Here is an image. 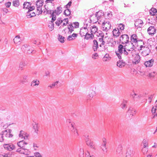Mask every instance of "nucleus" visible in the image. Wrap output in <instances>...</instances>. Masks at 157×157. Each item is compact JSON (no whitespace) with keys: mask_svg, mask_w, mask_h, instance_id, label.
Returning <instances> with one entry per match:
<instances>
[{"mask_svg":"<svg viewBox=\"0 0 157 157\" xmlns=\"http://www.w3.org/2000/svg\"><path fill=\"white\" fill-rule=\"evenodd\" d=\"M143 22L142 20L140 19H137L135 21V26L136 27H137V28H141L142 26Z\"/></svg>","mask_w":157,"mask_h":157,"instance_id":"nucleus-12","label":"nucleus"},{"mask_svg":"<svg viewBox=\"0 0 157 157\" xmlns=\"http://www.w3.org/2000/svg\"><path fill=\"white\" fill-rule=\"evenodd\" d=\"M156 29L154 26H150L147 29V32L150 35H154L156 32Z\"/></svg>","mask_w":157,"mask_h":157,"instance_id":"nucleus-9","label":"nucleus"},{"mask_svg":"<svg viewBox=\"0 0 157 157\" xmlns=\"http://www.w3.org/2000/svg\"><path fill=\"white\" fill-rule=\"evenodd\" d=\"M110 58L109 57V55L106 54L103 57V60L104 61H107V60L110 59Z\"/></svg>","mask_w":157,"mask_h":157,"instance_id":"nucleus-44","label":"nucleus"},{"mask_svg":"<svg viewBox=\"0 0 157 157\" xmlns=\"http://www.w3.org/2000/svg\"><path fill=\"white\" fill-rule=\"evenodd\" d=\"M154 96V94H152L149 97H148V99H149L150 100L149 101V103H150L151 102L152 99L153 97Z\"/></svg>","mask_w":157,"mask_h":157,"instance_id":"nucleus-59","label":"nucleus"},{"mask_svg":"<svg viewBox=\"0 0 157 157\" xmlns=\"http://www.w3.org/2000/svg\"><path fill=\"white\" fill-rule=\"evenodd\" d=\"M28 143L26 142L24 140H22L20 141L17 143V146L20 147V148H21L23 150H27L28 152H30L28 149H25V145H27Z\"/></svg>","mask_w":157,"mask_h":157,"instance_id":"nucleus-8","label":"nucleus"},{"mask_svg":"<svg viewBox=\"0 0 157 157\" xmlns=\"http://www.w3.org/2000/svg\"><path fill=\"white\" fill-rule=\"evenodd\" d=\"M31 47L29 46H28L27 45H23L21 48L22 50L25 52H26L27 51L31 49Z\"/></svg>","mask_w":157,"mask_h":157,"instance_id":"nucleus-17","label":"nucleus"},{"mask_svg":"<svg viewBox=\"0 0 157 157\" xmlns=\"http://www.w3.org/2000/svg\"><path fill=\"white\" fill-rule=\"evenodd\" d=\"M11 4V2H8L5 3V6L7 8H9L10 7Z\"/></svg>","mask_w":157,"mask_h":157,"instance_id":"nucleus-60","label":"nucleus"},{"mask_svg":"<svg viewBox=\"0 0 157 157\" xmlns=\"http://www.w3.org/2000/svg\"><path fill=\"white\" fill-rule=\"evenodd\" d=\"M122 146L121 144H120L118 146L117 151V152H119V153L122 150Z\"/></svg>","mask_w":157,"mask_h":157,"instance_id":"nucleus-51","label":"nucleus"},{"mask_svg":"<svg viewBox=\"0 0 157 157\" xmlns=\"http://www.w3.org/2000/svg\"><path fill=\"white\" fill-rule=\"evenodd\" d=\"M78 35L77 34L73 33L71 35H70L68 36L67 40H74V39L77 37Z\"/></svg>","mask_w":157,"mask_h":157,"instance_id":"nucleus-21","label":"nucleus"},{"mask_svg":"<svg viewBox=\"0 0 157 157\" xmlns=\"http://www.w3.org/2000/svg\"><path fill=\"white\" fill-rule=\"evenodd\" d=\"M88 30H83L82 29H80V34L82 36H84L86 33L87 32Z\"/></svg>","mask_w":157,"mask_h":157,"instance_id":"nucleus-41","label":"nucleus"},{"mask_svg":"<svg viewBox=\"0 0 157 157\" xmlns=\"http://www.w3.org/2000/svg\"><path fill=\"white\" fill-rule=\"evenodd\" d=\"M91 28V33H94L97 31L98 28L96 26L94 25L90 27Z\"/></svg>","mask_w":157,"mask_h":157,"instance_id":"nucleus-27","label":"nucleus"},{"mask_svg":"<svg viewBox=\"0 0 157 157\" xmlns=\"http://www.w3.org/2000/svg\"><path fill=\"white\" fill-rule=\"evenodd\" d=\"M72 3L71 1H69L66 5L64 6V7L66 9H68L71 6Z\"/></svg>","mask_w":157,"mask_h":157,"instance_id":"nucleus-52","label":"nucleus"},{"mask_svg":"<svg viewBox=\"0 0 157 157\" xmlns=\"http://www.w3.org/2000/svg\"><path fill=\"white\" fill-rule=\"evenodd\" d=\"M31 15V11H29L28 10V12L26 13V16L27 18H31V17L30 16Z\"/></svg>","mask_w":157,"mask_h":157,"instance_id":"nucleus-58","label":"nucleus"},{"mask_svg":"<svg viewBox=\"0 0 157 157\" xmlns=\"http://www.w3.org/2000/svg\"><path fill=\"white\" fill-rule=\"evenodd\" d=\"M31 6V4L28 2H25L23 4V8L25 9H28L29 7Z\"/></svg>","mask_w":157,"mask_h":157,"instance_id":"nucleus-28","label":"nucleus"},{"mask_svg":"<svg viewBox=\"0 0 157 157\" xmlns=\"http://www.w3.org/2000/svg\"><path fill=\"white\" fill-rule=\"evenodd\" d=\"M128 112L130 111V113L132 116L134 115V114H135L136 110L130 107L128 110Z\"/></svg>","mask_w":157,"mask_h":157,"instance_id":"nucleus-26","label":"nucleus"},{"mask_svg":"<svg viewBox=\"0 0 157 157\" xmlns=\"http://www.w3.org/2000/svg\"><path fill=\"white\" fill-rule=\"evenodd\" d=\"M157 109L156 108H154V106H153L151 109V113L152 114L155 113H156Z\"/></svg>","mask_w":157,"mask_h":157,"instance_id":"nucleus-62","label":"nucleus"},{"mask_svg":"<svg viewBox=\"0 0 157 157\" xmlns=\"http://www.w3.org/2000/svg\"><path fill=\"white\" fill-rule=\"evenodd\" d=\"M26 52L28 54H30L31 53L33 54L35 52V51H34L33 50V48L31 47V49L27 51Z\"/></svg>","mask_w":157,"mask_h":157,"instance_id":"nucleus-49","label":"nucleus"},{"mask_svg":"<svg viewBox=\"0 0 157 157\" xmlns=\"http://www.w3.org/2000/svg\"><path fill=\"white\" fill-rule=\"evenodd\" d=\"M118 50L116 52V54L119 59H121V55L123 53V49L124 50L125 48L124 46L121 44H119L118 46Z\"/></svg>","mask_w":157,"mask_h":157,"instance_id":"nucleus-5","label":"nucleus"},{"mask_svg":"<svg viewBox=\"0 0 157 157\" xmlns=\"http://www.w3.org/2000/svg\"><path fill=\"white\" fill-rule=\"evenodd\" d=\"M85 36V38L86 40H88L90 38L93 39L94 37V35L92 33L90 34V33H88L87 32L86 33Z\"/></svg>","mask_w":157,"mask_h":157,"instance_id":"nucleus-24","label":"nucleus"},{"mask_svg":"<svg viewBox=\"0 0 157 157\" xmlns=\"http://www.w3.org/2000/svg\"><path fill=\"white\" fill-rule=\"evenodd\" d=\"M88 135H87L86 136V144L90 147L91 148H93L94 144L90 140H89L88 138Z\"/></svg>","mask_w":157,"mask_h":157,"instance_id":"nucleus-13","label":"nucleus"},{"mask_svg":"<svg viewBox=\"0 0 157 157\" xmlns=\"http://www.w3.org/2000/svg\"><path fill=\"white\" fill-rule=\"evenodd\" d=\"M157 12V10L156 9L154 8H151L149 11L150 14L152 16L155 15Z\"/></svg>","mask_w":157,"mask_h":157,"instance_id":"nucleus-25","label":"nucleus"},{"mask_svg":"<svg viewBox=\"0 0 157 157\" xmlns=\"http://www.w3.org/2000/svg\"><path fill=\"white\" fill-rule=\"evenodd\" d=\"M142 144H143V147L146 148L148 147V144L146 140L144 139L143 141Z\"/></svg>","mask_w":157,"mask_h":157,"instance_id":"nucleus-48","label":"nucleus"},{"mask_svg":"<svg viewBox=\"0 0 157 157\" xmlns=\"http://www.w3.org/2000/svg\"><path fill=\"white\" fill-rule=\"evenodd\" d=\"M135 47H132L131 45V48L130 49H127V51L129 53L131 54L132 53V52L134 50Z\"/></svg>","mask_w":157,"mask_h":157,"instance_id":"nucleus-54","label":"nucleus"},{"mask_svg":"<svg viewBox=\"0 0 157 157\" xmlns=\"http://www.w3.org/2000/svg\"><path fill=\"white\" fill-rule=\"evenodd\" d=\"M135 151L132 148L128 147L127 149L126 157H132L135 154Z\"/></svg>","mask_w":157,"mask_h":157,"instance_id":"nucleus-10","label":"nucleus"},{"mask_svg":"<svg viewBox=\"0 0 157 157\" xmlns=\"http://www.w3.org/2000/svg\"><path fill=\"white\" fill-rule=\"evenodd\" d=\"M71 10L69 9H67L66 10H64L63 13L66 16H68L70 15L71 13Z\"/></svg>","mask_w":157,"mask_h":157,"instance_id":"nucleus-29","label":"nucleus"},{"mask_svg":"<svg viewBox=\"0 0 157 157\" xmlns=\"http://www.w3.org/2000/svg\"><path fill=\"white\" fill-rule=\"evenodd\" d=\"M72 25L73 24L74 26H73L74 27V28H78L79 26V23L78 22H75L73 23V24H72Z\"/></svg>","mask_w":157,"mask_h":157,"instance_id":"nucleus-50","label":"nucleus"},{"mask_svg":"<svg viewBox=\"0 0 157 157\" xmlns=\"http://www.w3.org/2000/svg\"><path fill=\"white\" fill-rule=\"evenodd\" d=\"M48 27L51 31L52 30L54 29V23L53 22L51 21L49 24Z\"/></svg>","mask_w":157,"mask_h":157,"instance_id":"nucleus-40","label":"nucleus"},{"mask_svg":"<svg viewBox=\"0 0 157 157\" xmlns=\"http://www.w3.org/2000/svg\"><path fill=\"white\" fill-rule=\"evenodd\" d=\"M91 91L90 92V94H89V95H88L87 99H91L95 94L94 92L93 91Z\"/></svg>","mask_w":157,"mask_h":157,"instance_id":"nucleus-35","label":"nucleus"},{"mask_svg":"<svg viewBox=\"0 0 157 157\" xmlns=\"http://www.w3.org/2000/svg\"><path fill=\"white\" fill-rule=\"evenodd\" d=\"M21 39L20 36L17 35L16 36L15 38L13 39V40L15 44H20Z\"/></svg>","mask_w":157,"mask_h":157,"instance_id":"nucleus-20","label":"nucleus"},{"mask_svg":"<svg viewBox=\"0 0 157 157\" xmlns=\"http://www.w3.org/2000/svg\"><path fill=\"white\" fill-rule=\"evenodd\" d=\"M74 27L73 26L72 23H71L68 25V29L69 30V34H71L73 31H74Z\"/></svg>","mask_w":157,"mask_h":157,"instance_id":"nucleus-22","label":"nucleus"},{"mask_svg":"<svg viewBox=\"0 0 157 157\" xmlns=\"http://www.w3.org/2000/svg\"><path fill=\"white\" fill-rule=\"evenodd\" d=\"M113 36L115 37H117L121 34V32L117 28H115L113 31Z\"/></svg>","mask_w":157,"mask_h":157,"instance_id":"nucleus-14","label":"nucleus"},{"mask_svg":"<svg viewBox=\"0 0 157 157\" xmlns=\"http://www.w3.org/2000/svg\"><path fill=\"white\" fill-rule=\"evenodd\" d=\"M33 129L34 130V132L37 134L39 129L38 124L35 123V124H33Z\"/></svg>","mask_w":157,"mask_h":157,"instance_id":"nucleus-23","label":"nucleus"},{"mask_svg":"<svg viewBox=\"0 0 157 157\" xmlns=\"http://www.w3.org/2000/svg\"><path fill=\"white\" fill-rule=\"evenodd\" d=\"M156 74V72L153 71L152 72L149 73V75H147V76L150 78L154 77Z\"/></svg>","mask_w":157,"mask_h":157,"instance_id":"nucleus-46","label":"nucleus"},{"mask_svg":"<svg viewBox=\"0 0 157 157\" xmlns=\"http://www.w3.org/2000/svg\"><path fill=\"white\" fill-rule=\"evenodd\" d=\"M21 148H20V147L19 148L17 149V150L16 152H18L20 154H23L26 155H29V154L28 153H26L25 152L22 151L21 150Z\"/></svg>","mask_w":157,"mask_h":157,"instance_id":"nucleus-39","label":"nucleus"},{"mask_svg":"<svg viewBox=\"0 0 157 157\" xmlns=\"http://www.w3.org/2000/svg\"><path fill=\"white\" fill-rule=\"evenodd\" d=\"M103 13H102L100 11H98L96 12L95 14V16L98 19V18H100V17L103 16Z\"/></svg>","mask_w":157,"mask_h":157,"instance_id":"nucleus-32","label":"nucleus"},{"mask_svg":"<svg viewBox=\"0 0 157 157\" xmlns=\"http://www.w3.org/2000/svg\"><path fill=\"white\" fill-rule=\"evenodd\" d=\"M62 8L60 6L58 7L56 10H53L56 15H58L62 11Z\"/></svg>","mask_w":157,"mask_h":157,"instance_id":"nucleus-19","label":"nucleus"},{"mask_svg":"<svg viewBox=\"0 0 157 157\" xmlns=\"http://www.w3.org/2000/svg\"><path fill=\"white\" fill-rule=\"evenodd\" d=\"M154 62V59H151L148 61L145 62L144 63V65L147 67H151L153 66Z\"/></svg>","mask_w":157,"mask_h":157,"instance_id":"nucleus-11","label":"nucleus"},{"mask_svg":"<svg viewBox=\"0 0 157 157\" xmlns=\"http://www.w3.org/2000/svg\"><path fill=\"white\" fill-rule=\"evenodd\" d=\"M129 37L127 34H122L120 37V42L121 44H125L129 43Z\"/></svg>","mask_w":157,"mask_h":157,"instance_id":"nucleus-1","label":"nucleus"},{"mask_svg":"<svg viewBox=\"0 0 157 157\" xmlns=\"http://www.w3.org/2000/svg\"><path fill=\"white\" fill-rule=\"evenodd\" d=\"M12 132V130L10 129H8V132L9 133V137L10 138L12 137L13 136V135L11 134V132Z\"/></svg>","mask_w":157,"mask_h":157,"instance_id":"nucleus-57","label":"nucleus"},{"mask_svg":"<svg viewBox=\"0 0 157 157\" xmlns=\"http://www.w3.org/2000/svg\"><path fill=\"white\" fill-rule=\"evenodd\" d=\"M107 13V16H105L106 17V18L108 19H109L110 18H111L112 17V12H107V13H105V15L106 13Z\"/></svg>","mask_w":157,"mask_h":157,"instance_id":"nucleus-47","label":"nucleus"},{"mask_svg":"<svg viewBox=\"0 0 157 157\" xmlns=\"http://www.w3.org/2000/svg\"><path fill=\"white\" fill-rule=\"evenodd\" d=\"M102 140H103V143L102 144H103V146H105L106 143V139L105 138H103L102 139Z\"/></svg>","mask_w":157,"mask_h":157,"instance_id":"nucleus-64","label":"nucleus"},{"mask_svg":"<svg viewBox=\"0 0 157 157\" xmlns=\"http://www.w3.org/2000/svg\"><path fill=\"white\" fill-rule=\"evenodd\" d=\"M67 124H68V126H71V128H73L72 130L71 131L72 132L74 133V135L75 136L77 137L78 136V134L77 131V129L75 128L74 125L75 123L72 122H71V120L68 119L67 121Z\"/></svg>","mask_w":157,"mask_h":157,"instance_id":"nucleus-3","label":"nucleus"},{"mask_svg":"<svg viewBox=\"0 0 157 157\" xmlns=\"http://www.w3.org/2000/svg\"><path fill=\"white\" fill-rule=\"evenodd\" d=\"M124 25L122 23L120 24L118 27L117 28V29L119 30L120 31H121V32L122 30H124Z\"/></svg>","mask_w":157,"mask_h":157,"instance_id":"nucleus-30","label":"nucleus"},{"mask_svg":"<svg viewBox=\"0 0 157 157\" xmlns=\"http://www.w3.org/2000/svg\"><path fill=\"white\" fill-rule=\"evenodd\" d=\"M65 37L59 35L58 39L59 40L61 43H63L64 42Z\"/></svg>","mask_w":157,"mask_h":157,"instance_id":"nucleus-34","label":"nucleus"},{"mask_svg":"<svg viewBox=\"0 0 157 157\" xmlns=\"http://www.w3.org/2000/svg\"><path fill=\"white\" fill-rule=\"evenodd\" d=\"M138 39L136 34H133L131 35L130 37L131 41H129V45H131L132 47H135L133 43H137L138 41Z\"/></svg>","mask_w":157,"mask_h":157,"instance_id":"nucleus-6","label":"nucleus"},{"mask_svg":"<svg viewBox=\"0 0 157 157\" xmlns=\"http://www.w3.org/2000/svg\"><path fill=\"white\" fill-rule=\"evenodd\" d=\"M2 135H3L4 136H5L6 137H9V133L8 132V129L5 130L4 131H2L1 132Z\"/></svg>","mask_w":157,"mask_h":157,"instance_id":"nucleus-43","label":"nucleus"},{"mask_svg":"<svg viewBox=\"0 0 157 157\" xmlns=\"http://www.w3.org/2000/svg\"><path fill=\"white\" fill-rule=\"evenodd\" d=\"M135 63L137 64L139 63L140 60V56L139 55H137L135 57L134 59Z\"/></svg>","mask_w":157,"mask_h":157,"instance_id":"nucleus-31","label":"nucleus"},{"mask_svg":"<svg viewBox=\"0 0 157 157\" xmlns=\"http://www.w3.org/2000/svg\"><path fill=\"white\" fill-rule=\"evenodd\" d=\"M2 157H10V155L8 154L4 153L2 155Z\"/></svg>","mask_w":157,"mask_h":157,"instance_id":"nucleus-63","label":"nucleus"},{"mask_svg":"<svg viewBox=\"0 0 157 157\" xmlns=\"http://www.w3.org/2000/svg\"><path fill=\"white\" fill-rule=\"evenodd\" d=\"M63 20L61 19V18H58L55 23L57 25L59 26L63 22Z\"/></svg>","mask_w":157,"mask_h":157,"instance_id":"nucleus-38","label":"nucleus"},{"mask_svg":"<svg viewBox=\"0 0 157 157\" xmlns=\"http://www.w3.org/2000/svg\"><path fill=\"white\" fill-rule=\"evenodd\" d=\"M37 7L36 13L38 15L41 14L42 12L41 7L43 5V2L40 0H38L36 2V4Z\"/></svg>","mask_w":157,"mask_h":157,"instance_id":"nucleus-2","label":"nucleus"},{"mask_svg":"<svg viewBox=\"0 0 157 157\" xmlns=\"http://www.w3.org/2000/svg\"><path fill=\"white\" fill-rule=\"evenodd\" d=\"M33 83H34L35 84L33 85V86H38L40 83L39 81L36 79V80H33L31 83V86H33Z\"/></svg>","mask_w":157,"mask_h":157,"instance_id":"nucleus-36","label":"nucleus"},{"mask_svg":"<svg viewBox=\"0 0 157 157\" xmlns=\"http://www.w3.org/2000/svg\"><path fill=\"white\" fill-rule=\"evenodd\" d=\"M125 65L124 63H123L121 61L117 62V66L120 68L122 67Z\"/></svg>","mask_w":157,"mask_h":157,"instance_id":"nucleus-37","label":"nucleus"},{"mask_svg":"<svg viewBox=\"0 0 157 157\" xmlns=\"http://www.w3.org/2000/svg\"><path fill=\"white\" fill-rule=\"evenodd\" d=\"M137 69H131V70H133V73H132V71H131L130 73L132 74H133L134 75H136L137 73L140 74L141 75H143L145 74V72H144L141 71H137ZM140 70H141V69Z\"/></svg>","mask_w":157,"mask_h":157,"instance_id":"nucleus-15","label":"nucleus"},{"mask_svg":"<svg viewBox=\"0 0 157 157\" xmlns=\"http://www.w3.org/2000/svg\"><path fill=\"white\" fill-rule=\"evenodd\" d=\"M98 47V42L96 40H93V49L94 51H96L97 50Z\"/></svg>","mask_w":157,"mask_h":157,"instance_id":"nucleus-18","label":"nucleus"},{"mask_svg":"<svg viewBox=\"0 0 157 157\" xmlns=\"http://www.w3.org/2000/svg\"><path fill=\"white\" fill-rule=\"evenodd\" d=\"M4 135H2V133H1L0 134V142H2L4 140Z\"/></svg>","mask_w":157,"mask_h":157,"instance_id":"nucleus-56","label":"nucleus"},{"mask_svg":"<svg viewBox=\"0 0 157 157\" xmlns=\"http://www.w3.org/2000/svg\"><path fill=\"white\" fill-rule=\"evenodd\" d=\"M3 146L5 149L10 151H12L15 148V146L12 143L4 144Z\"/></svg>","mask_w":157,"mask_h":157,"instance_id":"nucleus-7","label":"nucleus"},{"mask_svg":"<svg viewBox=\"0 0 157 157\" xmlns=\"http://www.w3.org/2000/svg\"><path fill=\"white\" fill-rule=\"evenodd\" d=\"M148 151V149L143 147L142 150V152L144 154H146Z\"/></svg>","mask_w":157,"mask_h":157,"instance_id":"nucleus-55","label":"nucleus"},{"mask_svg":"<svg viewBox=\"0 0 157 157\" xmlns=\"http://www.w3.org/2000/svg\"><path fill=\"white\" fill-rule=\"evenodd\" d=\"M111 27V25L109 21H105L103 22L102 24V28L103 30L107 32Z\"/></svg>","mask_w":157,"mask_h":157,"instance_id":"nucleus-4","label":"nucleus"},{"mask_svg":"<svg viewBox=\"0 0 157 157\" xmlns=\"http://www.w3.org/2000/svg\"><path fill=\"white\" fill-rule=\"evenodd\" d=\"M13 5L16 7H17L19 5V0H13Z\"/></svg>","mask_w":157,"mask_h":157,"instance_id":"nucleus-33","label":"nucleus"},{"mask_svg":"<svg viewBox=\"0 0 157 157\" xmlns=\"http://www.w3.org/2000/svg\"><path fill=\"white\" fill-rule=\"evenodd\" d=\"M34 155L37 157H42L40 154L38 152H36L34 153Z\"/></svg>","mask_w":157,"mask_h":157,"instance_id":"nucleus-61","label":"nucleus"},{"mask_svg":"<svg viewBox=\"0 0 157 157\" xmlns=\"http://www.w3.org/2000/svg\"><path fill=\"white\" fill-rule=\"evenodd\" d=\"M26 65V63L25 61L22 60L21 62L19 64V67L20 68H22L25 67Z\"/></svg>","mask_w":157,"mask_h":157,"instance_id":"nucleus-42","label":"nucleus"},{"mask_svg":"<svg viewBox=\"0 0 157 157\" xmlns=\"http://www.w3.org/2000/svg\"><path fill=\"white\" fill-rule=\"evenodd\" d=\"M45 9L46 10V11L44 10L43 12L45 14H50L53 11V10H50L47 9L46 8H45Z\"/></svg>","mask_w":157,"mask_h":157,"instance_id":"nucleus-45","label":"nucleus"},{"mask_svg":"<svg viewBox=\"0 0 157 157\" xmlns=\"http://www.w3.org/2000/svg\"><path fill=\"white\" fill-rule=\"evenodd\" d=\"M101 148L102 149V150L103 151V153L105 154L106 153L107 151L106 150V148L105 147V146H103V144L101 146Z\"/></svg>","mask_w":157,"mask_h":157,"instance_id":"nucleus-53","label":"nucleus"},{"mask_svg":"<svg viewBox=\"0 0 157 157\" xmlns=\"http://www.w3.org/2000/svg\"><path fill=\"white\" fill-rule=\"evenodd\" d=\"M26 133L25 132H24L23 131L21 130L20 132V133L19 135V137H22V138H24V139H27L28 138L29 135H26Z\"/></svg>","mask_w":157,"mask_h":157,"instance_id":"nucleus-16","label":"nucleus"}]
</instances>
